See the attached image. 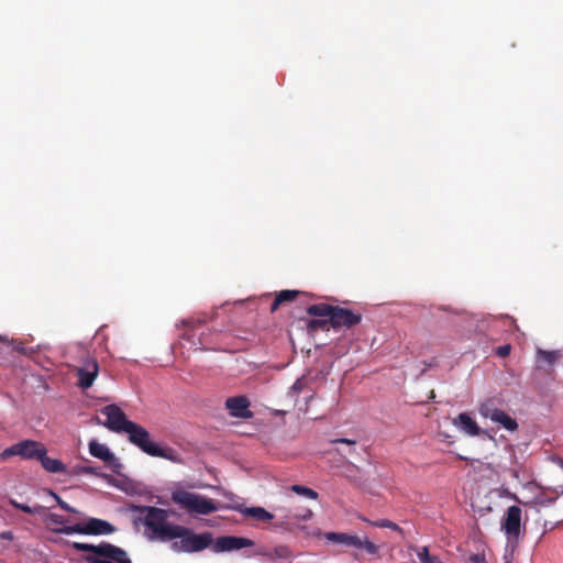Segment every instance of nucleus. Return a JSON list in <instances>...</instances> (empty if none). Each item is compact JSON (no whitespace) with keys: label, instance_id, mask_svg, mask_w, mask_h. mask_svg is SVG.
<instances>
[{"label":"nucleus","instance_id":"obj_24","mask_svg":"<svg viewBox=\"0 0 563 563\" xmlns=\"http://www.w3.org/2000/svg\"><path fill=\"white\" fill-rule=\"evenodd\" d=\"M329 318L328 319H311L308 322V329L310 331H316L318 329L328 330L330 328Z\"/></svg>","mask_w":563,"mask_h":563},{"label":"nucleus","instance_id":"obj_6","mask_svg":"<svg viewBox=\"0 0 563 563\" xmlns=\"http://www.w3.org/2000/svg\"><path fill=\"white\" fill-rule=\"evenodd\" d=\"M501 530L507 537L508 547L510 545L514 552L521 534V509L518 506H510L507 509L501 521Z\"/></svg>","mask_w":563,"mask_h":563},{"label":"nucleus","instance_id":"obj_41","mask_svg":"<svg viewBox=\"0 0 563 563\" xmlns=\"http://www.w3.org/2000/svg\"><path fill=\"white\" fill-rule=\"evenodd\" d=\"M511 474H512L514 476H517V472H516V471H511Z\"/></svg>","mask_w":563,"mask_h":563},{"label":"nucleus","instance_id":"obj_36","mask_svg":"<svg viewBox=\"0 0 563 563\" xmlns=\"http://www.w3.org/2000/svg\"><path fill=\"white\" fill-rule=\"evenodd\" d=\"M512 553L514 552H511V547L507 545L506 553L504 555V563H511Z\"/></svg>","mask_w":563,"mask_h":563},{"label":"nucleus","instance_id":"obj_35","mask_svg":"<svg viewBox=\"0 0 563 563\" xmlns=\"http://www.w3.org/2000/svg\"><path fill=\"white\" fill-rule=\"evenodd\" d=\"M303 388V382L302 379H297L294 385L291 386V389L299 394Z\"/></svg>","mask_w":563,"mask_h":563},{"label":"nucleus","instance_id":"obj_14","mask_svg":"<svg viewBox=\"0 0 563 563\" xmlns=\"http://www.w3.org/2000/svg\"><path fill=\"white\" fill-rule=\"evenodd\" d=\"M235 510L239 511L242 516L247 518H253L261 522H272L274 519V515L267 511L265 508L256 506V507H246V506H238Z\"/></svg>","mask_w":563,"mask_h":563},{"label":"nucleus","instance_id":"obj_20","mask_svg":"<svg viewBox=\"0 0 563 563\" xmlns=\"http://www.w3.org/2000/svg\"><path fill=\"white\" fill-rule=\"evenodd\" d=\"M89 452L93 457H114L104 444L97 441L89 443Z\"/></svg>","mask_w":563,"mask_h":563},{"label":"nucleus","instance_id":"obj_42","mask_svg":"<svg viewBox=\"0 0 563 563\" xmlns=\"http://www.w3.org/2000/svg\"><path fill=\"white\" fill-rule=\"evenodd\" d=\"M558 494H562L563 495V487L561 488L560 492H556Z\"/></svg>","mask_w":563,"mask_h":563},{"label":"nucleus","instance_id":"obj_23","mask_svg":"<svg viewBox=\"0 0 563 563\" xmlns=\"http://www.w3.org/2000/svg\"><path fill=\"white\" fill-rule=\"evenodd\" d=\"M290 490L294 492L295 494L303 496L305 498H308V499L314 500L318 498L317 492H314L313 489H311L309 487L302 486V485H297V484L292 485L290 487Z\"/></svg>","mask_w":563,"mask_h":563},{"label":"nucleus","instance_id":"obj_2","mask_svg":"<svg viewBox=\"0 0 563 563\" xmlns=\"http://www.w3.org/2000/svg\"><path fill=\"white\" fill-rule=\"evenodd\" d=\"M71 547L79 552L89 553L85 556L87 563H132L125 550L109 542L103 541L99 544L74 542Z\"/></svg>","mask_w":563,"mask_h":563},{"label":"nucleus","instance_id":"obj_38","mask_svg":"<svg viewBox=\"0 0 563 563\" xmlns=\"http://www.w3.org/2000/svg\"><path fill=\"white\" fill-rule=\"evenodd\" d=\"M477 511L479 512L481 516L485 515L486 512H489L492 511V507L490 506H487L485 508H478Z\"/></svg>","mask_w":563,"mask_h":563},{"label":"nucleus","instance_id":"obj_19","mask_svg":"<svg viewBox=\"0 0 563 563\" xmlns=\"http://www.w3.org/2000/svg\"><path fill=\"white\" fill-rule=\"evenodd\" d=\"M493 422L499 423L504 429L508 431H516L518 429L517 421L504 410L495 418Z\"/></svg>","mask_w":563,"mask_h":563},{"label":"nucleus","instance_id":"obj_17","mask_svg":"<svg viewBox=\"0 0 563 563\" xmlns=\"http://www.w3.org/2000/svg\"><path fill=\"white\" fill-rule=\"evenodd\" d=\"M294 515H285L272 523V529L276 532H291L295 529Z\"/></svg>","mask_w":563,"mask_h":563},{"label":"nucleus","instance_id":"obj_25","mask_svg":"<svg viewBox=\"0 0 563 563\" xmlns=\"http://www.w3.org/2000/svg\"><path fill=\"white\" fill-rule=\"evenodd\" d=\"M369 523L374 527H378V528H388V529H391L394 531H397L399 533H402V529L395 522L388 520V519H382V520H376V521H369Z\"/></svg>","mask_w":563,"mask_h":563},{"label":"nucleus","instance_id":"obj_1","mask_svg":"<svg viewBox=\"0 0 563 563\" xmlns=\"http://www.w3.org/2000/svg\"><path fill=\"white\" fill-rule=\"evenodd\" d=\"M144 537L152 542L170 543L175 553H199L211 549L214 553L239 551L254 547V541L235 536H223L216 540L210 531L201 533L186 526L168 521V511L162 508L145 506L142 508Z\"/></svg>","mask_w":563,"mask_h":563},{"label":"nucleus","instance_id":"obj_13","mask_svg":"<svg viewBox=\"0 0 563 563\" xmlns=\"http://www.w3.org/2000/svg\"><path fill=\"white\" fill-rule=\"evenodd\" d=\"M453 424L460 431L471 437H476L482 433V429L477 422L466 412H462L456 418H454Z\"/></svg>","mask_w":563,"mask_h":563},{"label":"nucleus","instance_id":"obj_34","mask_svg":"<svg viewBox=\"0 0 563 563\" xmlns=\"http://www.w3.org/2000/svg\"><path fill=\"white\" fill-rule=\"evenodd\" d=\"M470 563H486L485 555L484 554H473L468 559Z\"/></svg>","mask_w":563,"mask_h":563},{"label":"nucleus","instance_id":"obj_30","mask_svg":"<svg viewBox=\"0 0 563 563\" xmlns=\"http://www.w3.org/2000/svg\"><path fill=\"white\" fill-rule=\"evenodd\" d=\"M275 553L280 559H288L290 556V550L286 545H280L275 549Z\"/></svg>","mask_w":563,"mask_h":563},{"label":"nucleus","instance_id":"obj_9","mask_svg":"<svg viewBox=\"0 0 563 563\" xmlns=\"http://www.w3.org/2000/svg\"><path fill=\"white\" fill-rule=\"evenodd\" d=\"M101 415L106 417L104 427L117 433H125L128 426L133 422L126 418L119 406L113 404L103 407Z\"/></svg>","mask_w":563,"mask_h":563},{"label":"nucleus","instance_id":"obj_12","mask_svg":"<svg viewBox=\"0 0 563 563\" xmlns=\"http://www.w3.org/2000/svg\"><path fill=\"white\" fill-rule=\"evenodd\" d=\"M230 415L235 418H251L250 401L245 396L230 397L225 401Z\"/></svg>","mask_w":563,"mask_h":563},{"label":"nucleus","instance_id":"obj_11","mask_svg":"<svg viewBox=\"0 0 563 563\" xmlns=\"http://www.w3.org/2000/svg\"><path fill=\"white\" fill-rule=\"evenodd\" d=\"M81 534L107 536L115 531V527L107 520L99 518H84L81 521Z\"/></svg>","mask_w":563,"mask_h":563},{"label":"nucleus","instance_id":"obj_27","mask_svg":"<svg viewBox=\"0 0 563 563\" xmlns=\"http://www.w3.org/2000/svg\"><path fill=\"white\" fill-rule=\"evenodd\" d=\"M12 505L15 508L21 509L22 511L27 512V514H40L44 509L40 505H34V506L31 507V506H27V505L15 503V501H12Z\"/></svg>","mask_w":563,"mask_h":563},{"label":"nucleus","instance_id":"obj_29","mask_svg":"<svg viewBox=\"0 0 563 563\" xmlns=\"http://www.w3.org/2000/svg\"><path fill=\"white\" fill-rule=\"evenodd\" d=\"M49 494L54 497V499L57 501V504L59 505V507L68 512H73V514H76V515H80V512L70 507L67 503H65L64 500H62L55 493H53L52 490L49 492Z\"/></svg>","mask_w":563,"mask_h":563},{"label":"nucleus","instance_id":"obj_15","mask_svg":"<svg viewBox=\"0 0 563 563\" xmlns=\"http://www.w3.org/2000/svg\"><path fill=\"white\" fill-rule=\"evenodd\" d=\"M503 411L501 400L496 397L485 399L479 404L478 412L482 417L490 419L492 421Z\"/></svg>","mask_w":563,"mask_h":563},{"label":"nucleus","instance_id":"obj_16","mask_svg":"<svg viewBox=\"0 0 563 563\" xmlns=\"http://www.w3.org/2000/svg\"><path fill=\"white\" fill-rule=\"evenodd\" d=\"M356 442L350 439H335L331 441L332 448L327 451V453H338L340 455L344 454H355V446Z\"/></svg>","mask_w":563,"mask_h":563},{"label":"nucleus","instance_id":"obj_32","mask_svg":"<svg viewBox=\"0 0 563 563\" xmlns=\"http://www.w3.org/2000/svg\"><path fill=\"white\" fill-rule=\"evenodd\" d=\"M510 351H511V346L509 344H506V345H501L497 349L496 353L497 355L501 356V357H506L510 354Z\"/></svg>","mask_w":563,"mask_h":563},{"label":"nucleus","instance_id":"obj_28","mask_svg":"<svg viewBox=\"0 0 563 563\" xmlns=\"http://www.w3.org/2000/svg\"><path fill=\"white\" fill-rule=\"evenodd\" d=\"M60 533H64V534H74V533H77V534H81V523L80 521L73 525V526H64L63 528H60L58 530Z\"/></svg>","mask_w":563,"mask_h":563},{"label":"nucleus","instance_id":"obj_22","mask_svg":"<svg viewBox=\"0 0 563 563\" xmlns=\"http://www.w3.org/2000/svg\"><path fill=\"white\" fill-rule=\"evenodd\" d=\"M45 471L49 473H62L65 471V465L60 460H40Z\"/></svg>","mask_w":563,"mask_h":563},{"label":"nucleus","instance_id":"obj_10","mask_svg":"<svg viewBox=\"0 0 563 563\" xmlns=\"http://www.w3.org/2000/svg\"><path fill=\"white\" fill-rule=\"evenodd\" d=\"M99 374V364L92 356H86L76 368L77 385L82 389L90 388Z\"/></svg>","mask_w":563,"mask_h":563},{"label":"nucleus","instance_id":"obj_18","mask_svg":"<svg viewBox=\"0 0 563 563\" xmlns=\"http://www.w3.org/2000/svg\"><path fill=\"white\" fill-rule=\"evenodd\" d=\"M298 295H299V291H297V290H282L275 297V299L271 306V311L275 312L283 302L292 301Z\"/></svg>","mask_w":563,"mask_h":563},{"label":"nucleus","instance_id":"obj_5","mask_svg":"<svg viewBox=\"0 0 563 563\" xmlns=\"http://www.w3.org/2000/svg\"><path fill=\"white\" fill-rule=\"evenodd\" d=\"M172 499L190 514L208 515L218 510L213 500L185 489H176L173 492Z\"/></svg>","mask_w":563,"mask_h":563},{"label":"nucleus","instance_id":"obj_43","mask_svg":"<svg viewBox=\"0 0 563 563\" xmlns=\"http://www.w3.org/2000/svg\"><path fill=\"white\" fill-rule=\"evenodd\" d=\"M113 563H118V562H113Z\"/></svg>","mask_w":563,"mask_h":563},{"label":"nucleus","instance_id":"obj_39","mask_svg":"<svg viewBox=\"0 0 563 563\" xmlns=\"http://www.w3.org/2000/svg\"><path fill=\"white\" fill-rule=\"evenodd\" d=\"M552 461L556 463V467L559 468V471L563 472V459Z\"/></svg>","mask_w":563,"mask_h":563},{"label":"nucleus","instance_id":"obj_7","mask_svg":"<svg viewBox=\"0 0 563 563\" xmlns=\"http://www.w3.org/2000/svg\"><path fill=\"white\" fill-rule=\"evenodd\" d=\"M16 455L20 457H47V450L41 442L23 440L3 450L0 457H12Z\"/></svg>","mask_w":563,"mask_h":563},{"label":"nucleus","instance_id":"obj_40","mask_svg":"<svg viewBox=\"0 0 563 563\" xmlns=\"http://www.w3.org/2000/svg\"><path fill=\"white\" fill-rule=\"evenodd\" d=\"M2 538H4V539H12V536H11L10 532H7V533L2 534Z\"/></svg>","mask_w":563,"mask_h":563},{"label":"nucleus","instance_id":"obj_37","mask_svg":"<svg viewBox=\"0 0 563 563\" xmlns=\"http://www.w3.org/2000/svg\"><path fill=\"white\" fill-rule=\"evenodd\" d=\"M52 521L55 523H64L65 522V520L60 516H57V515H52Z\"/></svg>","mask_w":563,"mask_h":563},{"label":"nucleus","instance_id":"obj_31","mask_svg":"<svg viewBox=\"0 0 563 563\" xmlns=\"http://www.w3.org/2000/svg\"><path fill=\"white\" fill-rule=\"evenodd\" d=\"M312 516V511L310 509H305L301 512L294 514V518L297 520H309Z\"/></svg>","mask_w":563,"mask_h":563},{"label":"nucleus","instance_id":"obj_21","mask_svg":"<svg viewBox=\"0 0 563 563\" xmlns=\"http://www.w3.org/2000/svg\"><path fill=\"white\" fill-rule=\"evenodd\" d=\"M417 558L419 563H443L439 556L431 555L427 547L417 549Z\"/></svg>","mask_w":563,"mask_h":563},{"label":"nucleus","instance_id":"obj_26","mask_svg":"<svg viewBox=\"0 0 563 563\" xmlns=\"http://www.w3.org/2000/svg\"><path fill=\"white\" fill-rule=\"evenodd\" d=\"M538 356L540 360L548 363L549 365H553L556 362L558 352L539 350Z\"/></svg>","mask_w":563,"mask_h":563},{"label":"nucleus","instance_id":"obj_33","mask_svg":"<svg viewBox=\"0 0 563 563\" xmlns=\"http://www.w3.org/2000/svg\"><path fill=\"white\" fill-rule=\"evenodd\" d=\"M77 473H86V474H93V475H101L96 467L92 466H84L79 467Z\"/></svg>","mask_w":563,"mask_h":563},{"label":"nucleus","instance_id":"obj_3","mask_svg":"<svg viewBox=\"0 0 563 563\" xmlns=\"http://www.w3.org/2000/svg\"><path fill=\"white\" fill-rule=\"evenodd\" d=\"M307 313L317 317H329L330 325L333 329H350L362 321L361 313L329 303L311 305L307 308Z\"/></svg>","mask_w":563,"mask_h":563},{"label":"nucleus","instance_id":"obj_4","mask_svg":"<svg viewBox=\"0 0 563 563\" xmlns=\"http://www.w3.org/2000/svg\"><path fill=\"white\" fill-rule=\"evenodd\" d=\"M125 433L129 437V441L147 455L154 457H176L173 449L154 442L150 432L144 427L135 422L128 426Z\"/></svg>","mask_w":563,"mask_h":563},{"label":"nucleus","instance_id":"obj_8","mask_svg":"<svg viewBox=\"0 0 563 563\" xmlns=\"http://www.w3.org/2000/svg\"><path fill=\"white\" fill-rule=\"evenodd\" d=\"M323 538L332 543L341 544L346 548L363 549L369 554H376L378 547L368 539H361L357 536L344 532H325Z\"/></svg>","mask_w":563,"mask_h":563}]
</instances>
